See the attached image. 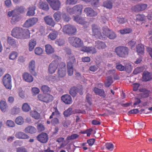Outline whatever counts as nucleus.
Here are the masks:
<instances>
[{"mask_svg":"<svg viewBox=\"0 0 152 152\" xmlns=\"http://www.w3.org/2000/svg\"><path fill=\"white\" fill-rule=\"evenodd\" d=\"M58 60H56L52 61L49 64L48 67V72L50 74L54 73L57 69L58 65Z\"/></svg>","mask_w":152,"mask_h":152,"instance_id":"9b49d317","label":"nucleus"},{"mask_svg":"<svg viewBox=\"0 0 152 152\" xmlns=\"http://www.w3.org/2000/svg\"><path fill=\"white\" fill-rule=\"evenodd\" d=\"M22 34V39H27L29 38L30 36V33L28 29H23V32Z\"/></svg>","mask_w":152,"mask_h":152,"instance_id":"c9c22d12","label":"nucleus"},{"mask_svg":"<svg viewBox=\"0 0 152 152\" xmlns=\"http://www.w3.org/2000/svg\"><path fill=\"white\" fill-rule=\"evenodd\" d=\"M115 52L119 57L124 58L126 57L128 55L129 49L125 46H119L115 48Z\"/></svg>","mask_w":152,"mask_h":152,"instance_id":"f257e3e1","label":"nucleus"},{"mask_svg":"<svg viewBox=\"0 0 152 152\" xmlns=\"http://www.w3.org/2000/svg\"><path fill=\"white\" fill-rule=\"evenodd\" d=\"M45 51L47 54L50 55L54 52V48L50 45L49 44L46 45H45Z\"/></svg>","mask_w":152,"mask_h":152,"instance_id":"7c9ffc66","label":"nucleus"},{"mask_svg":"<svg viewBox=\"0 0 152 152\" xmlns=\"http://www.w3.org/2000/svg\"><path fill=\"white\" fill-rule=\"evenodd\" d=\"M11 76L9 74H6L3 79V84L7 89H11L12 87L11 83Z\"/></svg>","mask_w":152,"mask_h":152,"instance_id":"6e6552de","label":"nucleus"},{"mask_svg":"<svg viewBox=\"0 0 152 152\" xmlns=\"http://www.w3.org/2000/svg\"><path fill=\"white\" fill-rule=\"evenodd\" d=\"M117 21L119 23L123 24L126 22V20L125 18L120 17L117 18Z\"/></svg>","mask_w":152,"mask_h":152,"instance_id":"052dcab7","label":"nucleus"},{"mask_svg":"<svg viewBox=\"0 0 152 152\" xmlns=\"http://www.w3.org/2000/svg\"><path fill=\"white\" fill-rule=\"evenodd\" d=\"M103 6L107 9H111L113 7V4L110 1H105L103 3Z\"/></svg>","mask_w":152,"mask_h":152,"instance_id":"4c0bfd02","label":"nucleus"},{"mask_svg":"<svg viewBox=\"0 0 152 152\" xmlns=\"http://www.w3.org/2000/svg\"><path fill=\"white\" fill-rule=\"evenodd\" d=\"M52 8L55 10H59L61 3L59 0H46Z\"/></svg>","mask_w":152,"mask_h":152,"instance_id":"1a4fd4ad","label":"nucleus"},{"mask_svg":"<svg viewBox=\"0 0 152 152\" xmlns=\"http://www.w3.org/2000/svg\"><path fill=\"white\" fill-rule=\"evenodd\" d=\"M37 139L40 142L45 143L48 142V136L46 133L42 132L37 136Z\"/></svg>","mask_w":152,"mask_h":152,"instance_id":"4468645a","label":"nucleus"},{"mask_svg":"<svg viewBox=\"0 0 152 152\" xmlns=\"http://www.w3.org/2000/svg\"><path fill=\"white\" fill-rule=\"evenodd\" d=\"M74 20L77 23L81 24H84L87 23L84 20V19L80 17L78 15L73 16Z\"/></svg>","mask_w":152,"mask_h":152,"instance_id":"2f4dec72","label":"nucleus"},{"mask_svg":"<svg viewBox=\"0 0 152 152\" xmlns=\"http://www.w3.org/2000/svg\"><path fill=\"white\" fill-rule=\"evenodd\" d=\"M59 120L57 118H54L51 121V123L52 125H55L59 123Z\"/></svg>","mask_w":152,"mask_h":152,"instance_id":"69168bd1","label":"nucleus"},{"mask_svg":"<svg viewBox=\"0 0 152 152\" xmlns=\"http://www.w3.org/2000/svg\"><path fill=\"white\" fill-rule=\"evenodd\" d=\"M151 79V77L150 73L148 72H144L142 77V80L143 81L146 82L150 80Z\"/></svg>","mask_w":152,"mask_h":152,"instance_id":"c756f323","label":"nucleus"},{"mask_svg":"<svg viewBox=\"0 0 152 152\" xmlns=\"http://www.w3.org/2000/svg\"><path fill=\"white\" fill-rule=\"evenodd\" d=\"M37 44L36 40L35 39H31L29 41L28 50L30 51H32Z\"/></svg>","mask_w":152,"mask_h":152,"instance_id":"393cba45","label":"nucleus"},{"mask_svg":"<svg viewBox=\"0 0 152 152\" xmlns=\"http://www.w3.org/2000/svg\"><path fill=\"white\" fill-rule=\"evenodd\" d=\"M44 20L45 23L52 27H54L55 25V23L51 17L49 16L44 17Z\"/></svg>","mask_w":152,"mask_h":152,"instance_id":"4be33fe9","label":"nucleus"},{"mask_svg":"<svg viewBox=\"0 0 152 152\" xmlns=\"http://www.w3.org/2000/svg\"><path fill=\"white\" fill-rule=\"evenodd\" d=\"M61 13L60 11L55 12L53 15V17L56 21L58 22L61 19Z\"/></svg>","mask_w":152,"mask_h":152,"instance_id":"f704fd0d","label":"nucleus"},{"mask_svg":"<svg viewBox=\"0 0 152 152\" xmlns=\"http://www.w3.org/2000/svg\"><path fill=\"white\" fill-rule=\"evenodd\" d=\"M23 29L19 27H15L13 28L12 31V35L14 37L18 39H22V33Z\"/></svg>","mask_w":152,"mask_h":152,"instance_id":"9d476101","label":"nucleus"},{"mask_svg":"<svg viewBox=\"0 0 152 152\" xmlns=\"http://www.w3.org/2000/svg\"><path fill=\"white\" fill-rule=\"evenodd\" d=\"M79 137V135L76 134H73L70 136H68L66 138V140L76 139Z\"/></svg>","mask_w":152,"mask_h":152,"instance_id":"09e8293b","label":"nucleus"},{"mask_svg":"<svg viewBox=\"0 0 152 152\" xmlns=\"http://www.w3.org/2000/svg\"><path fill=\"white\" fill-rule=\"evenodd\" d=\"M92 34L93 36L97 39H103L104 38L102 36L100 28L97 25L93 24L91 26Z\"/></svg>","mask_w":152,"mask_h":152,"instance_id":"0eeeda50","label":"nucleus"},{"mask_svg":"<svg viewBox=\"0 0 152 152\" xmlns=\"http://www.w3.org/2000/svg\"><path fill=\"white\" fill-rule=\"evenodd\" d=\"M78 88L75 87L71 88L69 90V94L72 97L76 96L78 91Z\"/></svg>","mask_w":152,"mask_h":152,"instance_id":"e433bc0d","label":"nucleus"},{"mask_svg":"<svg viewBox=\"0 0 152 152\" xmlns=\"http://www.w3.org/2000/svg\"><path fill=\"white\" fill-rule=\"evenodd\" d=\"M54 111L52 112L51 115L50 116L49 118L52 119L53 118V116L55 115H56V116L60 115V113L58 111L57 108L56 107H54Z\"/></svg>","mask_w":152,"mask_h":152,"instance_id":"864d4df0","label":"nucleus"},{"mask_svg":"<svg viewBox=\"0 0 152 152\" xmlns=\"http://www.w3.org/2000/svg\"><path fill=\"white\" fill-rule=\"evenodd\" d=\"M35 62L34 60L31 61L29 63L28 66V70L29 72L34 76L37 75L35 71Z\"/></svg>","mask_w":152,"mask_h":152,"instance_id":"6ab92c4d","label":"nucleus"},{"mask_svg":"<svg viewBox=\"0 0 152 152\" xmlns=\"http://www.w3.org/2000/svg\"><path fill=\"white\" fill-rule=\"evenodd\" d=\"M16 152H27V149L24 147H22L16 148Z\"/></svg>","mask_w":152,"mask_h":152,"instance_id":"774afa93","label":"nucleus"},{"mask_svg":"<svg viewBox=\"0 0 152 152\" xmlns=\"http://www.w3.org/2000/svg\"><path fill=\"white\" fill-rule=\"evenodd\" d=\"M68 40L71 45L76 48L82 47L83 44V41L80 39L75 37H69Z\"/></svg>","mask_w":152,"mask_h":152,"instance_id":"7ed1b4c3","label":"nucleus"},{"mask_svg":"<svg viewBox=\"0 0 152 152\" xmlns=\"http://www.w3.org/2000/svg\"><path fill=\"white\" fill-rule=\"evenodd\" d=\"M22 109L23 111L27 112L31 110V108L27 103H25L22 105Z\"/></svg>","mask_w":152,"mask_h":152,"instance_id":"8fccbe9b","label":"nucleus"},{"mask_svg":"<svg viewBox=\"0 0 152 152\" xmlns=\"http://www.w3.org/2000/svg\"><path fill=\"white\" fill-rule=\"evenodd\" d=\"M6 124L7 126L10 127H13L15 126L14 122L11 120H8L7 121Z\"/></svg>","mask_w":152,"mask_h":152,"instance_id":"0e129e2a","label":"nucleus"},{"mask_svg":"<svg viewBox=\"0 0 152 152\" xmlns=\"http://www.w3.org/2000/svg\"><path fill=\"white\" fill-rule=\"evenodd\" d=\"M30 115L35 119H38L40 117V115L35 111H31L30 113Z\"/></svg>","mask_w":152,"mask_h":152,"instance_id":"ea45409f","label":"nucleus"},{"mask_svg":"<svg viewBox=\"0 0 152 152\" xmlns=\"http://www.w3.org/2000/svg\"><path fill=\"white\" fill-rule=\"evenodd\" d=\"M69 61L67 62V72L68 75L72 76L73 73V65L76 63V61L74 55H70L68 57Z\"/></svg>","mask_w":152,"mask_h":152,"instance_id":"f03ea898","label":"nucleus"},{"mask_svg":"<svg viewBox=\"0 0 152 152\" xmlns=\"http://www.w3.org/2000/svg\"><path fill=\"white\" fill-rule=\"evenodd\" d=\"M93 90L94 93L96 95H99L104 98L106 96L105 92L104 90L103 89H100L96 87H95L94 88Z\"/></svg>","mask_w":152,"mask_h":152,"instance_id":"b1692460","label":"nucleus"},{"mask_svg":"<svg viewBox=\"0 0 152 152\" xmlns=\"http://www.w3.org/2000/svg\"><path fill=\"white\" fill-rule=\"evenodd\" d=\"M15 136L17 138L19 139H28L29 138V137L27 134L21 132H17Z\"/></svg>","mask_w":152,"mask_h":152,"instance_id":"5701e85b","label":"nucleus"},{"mask_svg":"<svg viewBox=\"0 0 152 152\" xmlns=\"http://www.w3.org/2000/svg\"><path fill=\"white\" fill-rule=\"evenodd\" d=\"M20 19L19 17L15 15L13 16L11 20V22L12 24H15L16 22L18 21Z\"/></svg>","mask_w":152,"mask_h":152,"instance_id":"5fc2aeb1","label":"nucleus"},{"mask_svg":"<svg viewBox=\"0 0 152 152\" xmlns=\"http://www.w3.org/2000/svg\"><path fill=\"white\" fill-rule=\"evenodd\" d=\"M57 35L58 33L57 32L53 31L49 34L48 37L52 40H54L56 38Z\"/></svg>","mask_w":152,"mask_h":152,"instance_id":"a18cd8bd","label":"nucleus"},{"mask_svg":"<svg viewBox=\"0 0 152 152\" xmlns=\"http://www.w3.org/2000/svg\"><path fill=\"white\" fill-rule=\"evenodd\" d=\"M22 77L24 80L28 83H31L34 80L32 76L27 72H25L23 74Z\"/></svg>","mask_w":152,"mask_h":152,"instance_id":"412c9836","label":"nucleus"},{"mask_svg":"<svg viewBox=\"0 0 152 152\" xmlns=\"http://www.w3.org/2000/svg\"><path fill=\"white\" fill-rule=\"evenodd\" d=\"M102 33L105 36H107L108 34L110 32V30L107 26L103 27L102 28Z\"/></svg>","mask_w":152,"mask_h":152,"instance_id":"3c124183","label":"nucleus"},{"mask_svg":"<svg viewBox=\"0 0 152 152\" xmlns=\"http://www.w3.org/2000/svg\"><path fill=\"white\" fill-rule=\"evenodd\" d=\"M61 99L66 104H70L72 102V98L69 94H66L63 95L61 97Z\"/></svg>","mask_w":152,"mask_h":152,"instance_id":"a211bd4d","label":"nucleus"},{"mask_svg":"<svg viewBox=\"0 0 152 152\" xmlns=\"http://www.w3.org/2000/svg\"><path fill=\"white\" fill-rule=\"evenodd\" d=\"M38 21L37 18H31L28 19L25 23L23 26L26 28L31 27L35 24Z\"/></svg>","mask_w":152,"mask_h":152,"instance_id":"ddd939ff","label":"nucleus"},{"mask_svg":"<svg viewBox=\"0 0 152 152\" xmlns=\"http://www.w3.org/2000/svg\"><path fill=\"white\" fill-rule=\"evenodd\" d=\"M105 146L106 148L108 150L112 151L113 149L114 145L112 143H106Z\"/></svg>","mask_w":152,"mask_h":152,"instance_id":"4d7b16f0","label":"nucleus"},{"mask_svg":"<svg viewBox=\"0 0 152 152\" xmlns=\"http://www.w3.org/2000/svg\"><path fill=\"white\" fill-rule=\"evenodd\" d=\"M137 52L138 54H143L144 53V45L141 44H139L136 46Z\"/></svg>","mask_w":152,"mask_h":152,"instance_id":"cd10ccee","label":"nucleus"},{"mask_svg":"<svg viewBox=\"0 0 152 152\" xmlns=\"http://www.w3.org/2000/svg\"><path fill=\"white\" fill-rule=\"evenodd\" d=\"M72 109L71 107H70L65 110L63 113L64 116L68 117L72 115Z\"/></svg>","mask_w":152,"mask_h":152,"instance_id":"37998d69","label":"nucleus"},{"mask_svg":"<svg viewBox=\"0 0 152 152\" xmlns=\"http://www.w3.org/2000/svg\"><path fill=\"white\" fill-rule=\"evenodd\" d=\"M28 11L26 13V15L29 16H33L35 14V11L36 10V7L32 6L28 8Z\"/></svg>","mask_w":152,"mask_h":152,"instance_id":"c85d7f7f","label":"nucleus"},{"mask_svg":"<svg viewBox=\"0 0 152 152\" xmlns=\"http://www.w3.org/2000/svg\"><path fill=\"white\" fill-rule=\"evenodd\" d=\"M35 53L38 55L42 54L43 53V50L42 48L40 47H37L34 50Z\"/></svg>","mask_w":152,"mask_h":152,"instance_id":"603ef678","label":"nucleus"},{"mask_svg":"<svg viewBox=\"0 0 152 152\" xmlns=\"http://www.w3.org/2000/svg\"><path fill=\"white\" fill-rule=\"evenodd\" d=\"M95 46L96 48L99 49H104L106 46L104 42L100 41L95 42Z\"/></svg>","mask_w":152,"mask_h":152,"instance_id":"bb28decb","label":"nucleus"},{"mask_svg":"<svg viewBox=\"0 0 152 152\" xmlns=\"http://www.w3.org/2000/svg\"><path fill=\"white\" fill-rule=\"evenodd\" d=\"M83 8L82 5H77L74 6L73 8L70 9L69 12L71 15L73 14L80 15L81 14Z\"/></svg>","mask_w":152,"mask_h":152,"instance_id":"f8f14e48","label":"nucleus"},{"mask_svg":"<svg viewBox=\"0 0 152 152\" xmlns=\"http://www.w3.org/2000/svg\"><path fill=\"white\" fill-rule=\"evenodd\" d=\"M66 64L64 62H61L59 64L57 72L58 77L59 78H63L66 76Z\"/></svg>","mask_w":152,"mask_h":152,"instance_id":"423d86ee","label":"nucleus"},{"mask_svg":"<svg viewBox=\"0 0 152 152\" xmlns=\"http://www.w3.org/2000/svg\"><path fill=\"white\" fill-rule=\"evenodd\" d=\"M136 20L140 21H143L145 19V16L142 14H138L136 15Z\"/></svg>","mask_w":152,"mask_h":152,"instance_id":"6e6d98bb","label":"nucleus"},{"mask_svg":"<svg viewBox=\"0 0 152 152\" xmlns=\"http://www.w3.org/2000/svg\"><path fill=\"white\" fill-rule=\"evenodd\" d=\"M15 122L16 124L18 125H22L24 123L23 119L21 116H18L16 118Z\"/></svg>","mask_w":152,"mask_h":152,"instance_id":"49530a36","label":"nucleus"},{"mask_svg":"<svg viewBox=\"0 0 152 152\" xmlns=\"http://www.w3.org/2000/svg\"><path fill=\"white\" fill-rule=\"evenodd\" d=\"M20 111L19 108L15 107H13L11 110V113L12 115H14L18 114Z\"/></svg>","mask_w":152,"mask_h":152,"instance_id":"bf43d9fd","label":"nucleus"},{"mask_svg":"<svg viewBox=\"0 0 152 152\" xmlns=\"http://www.w3.org/2000/svg\"><path fill=\"white\" fill-rule=\"evenodd\" d=\"M84 12L87 16L88 17H95L97 15V12L91 7H88L85 8L84 10Z\"/></svg>","mask_w":152,"mask_h":152,"instance_id":"dca6fc26","label":"nucleus"},{"mask_svg":"<svg viewBox=\"0 0 152 152\" xmlns=\"http://www.w3.org/2000/svg\"><path fill=\"white\" fill-rule=\"evenodd\" d=\"M40 9L45 11H47L49 9V7L47 3L44 2H40L39 4Z\"/></svg>","mask_w":152,"mask_h":152,"instance_id":"72a5a7b5","label":"nucleus"},{"mask_svg":"<svg viewBox=\"0 0 152 152\" xmlns=\"http://www.w3.org/2000/svg\"><path fill=\"white\" fill-rule=\"evenodd\" d=\"M18 55V53L16 52L12 51L10 54L9 56V58L12 60H14L17 57Z\"/></svg>","mask_w":152,"mask_h":152,"instance_id":"c03bdc74","label":"nucleus"},{"mask_svg":"<svg viewBox=\"0 0 152 152\" xmlns=\"http://www.w3.org/2000/svg\"><path fill=\"white\" fill-rule=\"evenodd\" d=\"M41 89L42 92L44 94L50 93L51 91L50 88L48 86L45 85L42 86Z\"/></svg>","mask_w":152,"mask_h":152,"instance_id":"58836bf2","label":"nucleus"},{"mask_svg":"<svg viewBox=\"0 0 152 152\" xmlns=\"http://www.w3.org/2000/svg\"><path fill=\"white\" fill-rule=\"evenodd\" d=\"M71 121L70 120H66L63 121L62 124L63 126L67 128L70 124Z\"/></svg>","mask_w":152,"mask_h":152,"instance_id":"338daca9","label":"nucleus"},{"mask_svg":"<svg viewBox=\"0 0 152 152\" xmlns=\"http://www.w3.org/2000/svg\"><path fill=\"white\" fill-rule=\"evenodd\" d=\"M125 66L124 70L126 72L128 73L131 72L132 70V66L131 65L127 64Z\"/></svg>","mask_w":152,"mask_h":152,"instance_id":"680f3d73","label":"nucleus"},{"mask_svg":"<svg viewBox=\"0 0 152 152\" xmlns=\"http://www.w3.org/2000/svg\"><path fill=\"white\" fill-rule=\"evenodd\" d=\"M37 128L38 131L41 132L44 131L45 128L44 125L41 124H38L37 126Z\"/></svg>","mask_w":152,"mask_h":152,"instance_id":"e2e57ef3","label":"nucleus"},{"mask_svg":"<svg viewBox=\"0 0 152 152\" xmlns=\"http://www.w3.org/2000/svg\"><path fill=\"white\" fill-rule=\"evenodd\" d=\"M110 32L107 36V37L110 39H114L116 37V35L115 33L112 30H110Z\"/></svg>","mask_w":152,"mask_h":152,"instance_id":"de8ad7c7","label":"nucleus"},{"mask_svg":"<svg viewBox=\"0 0 152 152\" xmlns=\"http://www.w3.org/2000/svg\"><path fill=\"white\" fill-rule=\"evenodd\" d=\"M62 31L64 34L69 35H74L76 32L77 29L74 26L67 24L63 27Z\"/></svg>","mask_w":152,"mask_h":152,"instance_id":"20e7f679","label":"nucleus"},{"mask_svg":"<svg viewBox=\"0 0 152 152\" xmlns=\"http://www.w3.org/2000/svg\"><path fill=\"white\" fill-rule=\"evenodd\" d=\"M119 31L122 34H128L131 33L132 32V29L130 28H126L120 30Z\"/></svg>","mask_w":152,"mask_h":152,"instance_id":"a19ab883","label":"nucleus"},{"mask_svg":"<svg viewBox=\"0 0 152 152\" xmlns=\"http://www.w3.org/2000/svg\"><path fill=\"white\" fill-rule=\"evenodd\" d=\"M147 6V4H139L132 7V9L135 12H138L144 10Z\"/></svg>","mask_w":152,"mask_h":152,"instance_id":"2eb2a0df","label":"nucleus"},{"mask_svg":"<svg viewBox=\"0 0 152 152\" xmlns=\"http://www.w3.org/2000/svg\"><path fill=\"white\" fill-rule=\"evenodd\" d=\"M38 100L41 102L48 103L52 102L53 99L52 95L44 93L40 94L37 96Z\"/></svg>","mask_w":152,"mask_h":152,"instance_id":"39448f33","label":"nucleus"},{"mask_svg":"<svg viewBox=\"0 0 152 152\" xmlns=\"http://www.w3.org/2000/svg\"><path fill=\"white\" fill-rule=\"evenodd\" d=\"M7 43L12 48H17L18 46V42L11 37H8L7 40Z\"/></svg>","mask_w":152,"mask_h":152,"instance_id":"aec40b11","label":"nucleus"},{"mask_svg":"<svg viewBox=\"0 0 152 152\" xmlns=\"http://www.w3.org/2000/svg\"><path fill=\"white\" fill-rule=\"evenodd\" d=\"M80 50L82 51L86 52L92 54H94L96 53V48L92 47H82L81 48Z\"/></svg>","mask_w":152,"mask_h":152,"instance_id":"f3484780","label":"nucleus"},{"mask_svg":"<svg viewBox=\"0 0 152 152\" xmlns=\"http://www.w3.org/2000/svg\"><path fill=\"white\" fill-rule=\"evenodd\" d=\"M113 78L110 77H108L106 79V82L105 83L106 87H108L113 83Z\"/></svg>","mask_w":152,"mask_h":152,"instance_id":"79ce46f5","label":"nucleus"},{"mask_svg":"<svg viewBox=\"0 0 152 152\" xmlns=\"http://www.w3.org/2000/svg\"><path fill=\"white\" fill-rule=\"evenodd\" d=\"M24 131L26 133L33 134L36 132L37 130L34 127L29 126L26 127Z\"/></svg>","mask_w":152,"mask_h":152,"instance_id":"a878e982","label":"nucleus"},{"mask_svg":"<svg viewBox=\"0 0 152 152\" xmlns=\"http://www.w3.org/2000/svg\"><path fill=\"white\" fill-rule=\"evenodd\" d=\"M25 9V8L23 6H20L16 8L15 10L18 13H21L24 12Z\"/></svg>","mask_w":152,"mask_h":152,"instance_id":"13d9d810","label":"nucleus"},{"mask_svg":"<svg viewBox=\"0 0 152 152\" xmlns=\"http://www.w3.org/2000/svg\"><path fill=\"white\" fill-rule=\"evenodd\" d=\"M8 106L5 101L1 100L0 102V108L2 112H5Z\"/></svg>","mask_w":152,"mask_h":152,"instance_id":"473e14b6","label":"nucleus"}]
</instances>
